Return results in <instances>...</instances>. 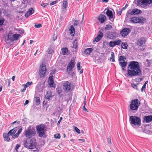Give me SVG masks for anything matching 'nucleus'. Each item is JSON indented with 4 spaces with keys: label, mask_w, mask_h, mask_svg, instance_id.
I'll list each match as a JSON object with an SVG mask.
<instances>
[{
    "label": "nucleus",
    "mask_w": 152,
    "mask_h": 152,
    "mask_svg": "<svg viewBox=\"0 0 152 152\" xmlns=\"http://www.w3.org/2000/svg\"><path fill=\"white\" fill-rule=\"evenodd\" d=\"M127 75L130 76H140L141 75V70L139 63L136 61L129 62L127 66Z\"/></svg>",
    "instance_id": "1"
},
{
    "label": "nucleus",
    "mask_w": 152,
    "mask_h": 152,
    "mask_svg": "<svg viewBox=\"0 0 152 152\" xmlns=\"http://www.w3.org/2000/svg\"><path fill=\"white\" fill-rule=\"evenodd\" d=\"M36 140L34 138L26 139L24 143V147L29 149H33L36 148Z\"/></svg>",
    "instance_id": "2"
},
{
    "label": "nucleus",
    "mask_w": 152,
    "mask_h": 152,
    "mask_svg": "<svg viewBox=\"0 0 152 152\" xmlns=\"http://www.w3.org/2000/svg\"><path fill=\"white\" fill-rule=\"evenodd\" d=\"M24 134L26 137L30 138L36 134L35 129L32 126H30L25 130Z\"/></svg>",
    "instance_id": "3"
},
{
    "label": "nucleus",
    "mask_w": 152,
    "mask_h": 152,
    "mask_svg": "<svg viewBox=\"0 0 152 152\" xmlns=\"http://www.w3.org/2000/svg\"><path fill=\"white\" fill-rule=\"evenodd\" d=\"M37 133L39 137H43L45 134L46 131V126L44 124H40L37 126Z\"/></svg>",
    "instance_id": "4"
},
{
    "label": "nucleus",
    "mask_w": 152,
    "mask_h": 152,
    "mask_svg": "<svg viewBox=\"0 0 152 152\" xmlns=\"http://www.w3.org/2000/svg\"><path fill=\"white\" fill-rule=\"evenodd\" d=\"M140 104V102L137 99H133L130 102V109L132 110L137 111Z\"/></svg>",
    "instance_id": "5"
},
{
    "label": "nucleus",
    "mask_w": 152,
    "mask_h": 152,
    "mask_svg": "<svg viewBox=\"0 0 152 152\" xmlns=\"http://www.w3.org/2000/svg\"><path fill=\"white\" fill-rule=\"evenodd\" d=\"M129 120L132 124L134 125L140 126L141 125V120L140 118L136 116H130Z\"/></svg>",
    "instance_id": "6"
},
{
    "label": "nucleus",
    "mask_w": 152,
    "mask_h": 152,
    "mask_svg": "<svg viewBox=\"0 0 152 152\" xmlns=\"http://www.w3.org/2000/svg\"><path fill=\"white\" fill-rule=\"evenodd\" d=\"M125 59H126V58L124 56H120L118 59L119 64L121 66L122 69L123 70H124V68L127 64V61H125Z\"/></svg>",
    "instance_id": "7"
},
{
    "label": "nucleus",
    "mask_w": 152,
    "mask_h": 152,
    "mask_svg": "<svg viewBox=\"0 0 152 152\" xmlns=\"http://www.w3.org/2000/svg\"><path fill=\"white\" fill-rule=\"evenodd\" d=\"M75 61L74 59H72L70 62L69 63L67 67L66 72L68 74L72 71L75 65Z\"/></svg>",
    "instance_id": "8"
},
{
    "label": "nucleus",
    "mask_w": 152,
    "mask_h": 152,
    "mask_svg": "<svg viewBox=\"0 0 152 152\" xmlns=\"http://www.w3.org/2000/svg\"><path fill=\"white\" fill-rule=\"evenodd\" d=\"M46 71V69L45 65L42 64L40 66L39 75L40 77H44Z\"/></svg>",
    "instance_id": "9"
},
{
    "label": "nucleus",
    "mask_w": 152,
    "mask_h": 152,
    "mask_svg": "<svg viewBox=\"0 0 152 152\" xmlns=\"http://www.w3.org/2000/svg\"><path fill=\"white\" fill-rule=\"evenodd\" d=\"M137 1L139 5L144 7L152 3V0H137Z\"/></svg>",
    "instance_id": "10"
},
{
    "label": "nucleus",
    "mask_w": 152,
    "mask_h": 152,
    "mask_svg": "<svg viewBox=\"0 0 152 152\" xmlns=\"http://www.w3.org/2000/svg\"><path fill=\"white\" fill-rule=\"evenodd\" d=\"M141 12L142 11L141 10L137 9H134L132 10H129L128 11L126 16L128 17L129 15H138L140 14Z\"/></svg>",
    "instance_id": "11"
},
{
    "label": "nucleus",
    "mask_w": 152,
    "mask_h": 152,
    "mask_svg": "<svg viewBox=\"0 0 152 152\" xmlns=\"http://www.w3.org/2000/svg\"><path fill=\"white\" fill-rule=\"evenodd\" d=\"M145 21L144 19H141L137 17H134L131 18L130 22L132 23H143Z\"/></svg>",
    "instance_id": "12"
},
{
    "label": "nucleus",
    "mask_w": 152,
    "mask_h": 152,
    "mask_svg": "<svg viewBox=\"0 0 152 152\" xmlns=\"http://www.w3.org/2000/svg\"><path fill=\"white\" fill-rule=\"evenodd\" d=\"M72 87V85L69 82L67 81L64 83L63 86V88L64 91H70Z\"/></svg>",
    "instance_id": "13"
},
{
    "label": "nucleus",
    "mask_w": 152,
    "mask_h": 152,
    "mask_svg": "<svg viewBox=\"0 0 152 152\" xmlns=\"http://www.w3.org/2000/svg\"><path fill=\"white\" fill-rule=\"evenodd\" d=\"M130 32V30L129 28H124L120 32V34L123 37L127 36Z\"/></svg>",
    "instance_id": "14"
},
{
    "label": "nucleus",
    "mask_w": 152,
    "mask_h": 152,
    "mask_svg": "<svg viewBox=\"0 0 152 152\" xmlns=\"http://www.w3.org/2000/svg\"><path fill=\"white\" fill-rule=\"evenodd\" d=\"M107 37L111 39H114L116 37V34L114 32L109 31L107 34Z\"/></svg>",
    "instance_id": "15"
},
{
    "label": "nucleus",
    "mask_w": 152,
    "mask_h": 152,
    "mask_svg": "<svg viewBox=\"0 0 152 152\" xmlns=\"http://www.w3.org/2000/svg\"><path fill=\"white\" fill-rule=\"evenodd\" d=\"M103 34L102 32L100 31H99L98 33V34L97 36L95 38V40L96 42H98L100 41L101 39L103 37Z\"/></svg>",
    "instance_id": "16"
},
{
    "label": "nucleus",
    "mask_w": 152,
    "mask_h": 152,
    "mask_svg": "<svg viewBox=\"0 0 152 152\" xmlns=\"http://www.w3.org/2000/svg\"><path fill=\"white\" fill-rule=\"evenodd\" d=\"M106 14L109 17L110 20L112 21L114 20L113 12L111 10L108 9L106 12Z\"/></svg>",
    "instance_id": "17"
},
{
    "label": "nucleus",
    "mask_w": 152,
    "mask_h": 152,
    "mask_svg": "<svg viewBox=\"0 0 152 152\" xmlns=\"http://www.w3.org/2000/svg\"><path fill=\"white\" fill-rule=\"evenodd\" d=\"M98 19L101 23H102L106 20V18L105 15L101 14L99 15Z\"/></svg>",
    "instance_id": "18"
},
{
    "label": "nucleus",
    "mask_w": 152,
    "mask_h": 152,
    "mask_svg": "<svg viewBox=\"0 0 152 152\" xmlns=\"http://www.w3.org/2000/svg\"><path fill=\"white\" fill-rule=\"evenodd\" d=\"M145 39L144 38L141 37L137 40V44L140 46H141L143 44L145 43Z\"/></svg>",
    "instance_id": "19"
},
{
    "label": "nucleus",
    "mask_w": 152,
    "mask_h": 152,
    "mask_svg": "<svg viewBox=\"0 0 152 152\" xmlns=\"http://www.w3.org/2000/svg\"><path fill=\"white\" fill-rule=\"evenodd\" d=\"M13 35L12 31H10L8 33L7 36V39L6 40L7 42L10 41L12 42Z\"/></svg>",
    "instance_id": "20"
},
{
    "label": "nucleus",
    "mask_w": 152,
    "mask_h": 152,
    "mask_svg": "<svg viewBox=\"0 0 152 152\" xmlns=\"http://www.w3.org/2000/svg\"><path fill=\"white\" fill-rule=\"evenodd\" d=\"M53 96L52 93L50 91H48L45 95V98L48 101L50 100V98Z\"/></svg>",
    "instance_id": "21"
},
{
    "label": "nucleus",
    "mask_w": 152,
    "mask_h": 152,
    "mask_svg": "<svg viewBox=\"0 0 152 152\" xmlns=\"http://www.w3.org/2000/svg\"><path fill=\"white\" fill-rule=\"evenodd\" d=\"M34 13V10L33 8H31V9L28 10V11L25 14V16L27 18L29 16L31 15Z\"/></svg>",
    "instance_id": "22"
},
{
    "label": "nucleus",
    "mask_w": 152,
    "mask_h": 152,
    "mask_svg": "<svg viewBox=\"0 0 152 152\" xmlns=\"http://www.w3.org/2000/svg\"><path fill=\"white\" fill-rule=\"evenodd\" d=\"M144 118L147 123H149L152 121V115L145 116Z\"/></svg>",
    "instance_id": "23"
},
{
    "label": "nucleus",
    "mask_w": 152,
    "mask_h": 152,
    "mask_svg": "<svg viewBox=\"0 0 152 152\" xmlns=\"http://www.w3.org/2000/svg\"><path fill=\"white\" fill-rule=\"evenodd\" d=\"M68 5V3L66 1L63 2V5L62 6V11L64 12L66 10Z\"/></svg>",
    "instance_id": "24"
},
{
    "label": "nucleus",
    "mask_w": 152,
    "mask_h": 152,
    "mask_svg": "<svg viewBox=\"0 0 152 152\" xmlns=\"http://www.w3.org/2000/svg\"><path fill=\"white\" fill-rule=\"evenodd\" d=\"M70 31V34L72 36H74L75 32V28L73 26L71 25L70 26V28L69 29Z\"/></svg>",
    "instance_id": "25"
},
{
    "label": "nucleus",
    "mask_w": 152,
    "mask_h": 152,
    "mask_svg": "<svg viewBox=\"0 0 152 152\" xmlns=\"http://www.w3.org/2000/svg\"><path fill=\"white\" fill-rule=\"evenodd\" d=\"M17 129L16 128H13L9 132L7 133V134L9 136H12L15 133Z\"/></svg>",
    "instance_id": "26"
},
{
    "label": "nucleus",
    "mask_w": 152,
    "mask_h": 152,
    "mask_svg": "<svg viewBox=\"0 0 152 152\" xmlns=\"http://www.w3.org/2000/svg\"><path fill=\"white\" fill-rule=\"evenodd\" d=\"M21 36V35L15 34L13 35L12 41L15 40H18L19 37Z\"/></svg>",
    "instance_id": "27"
},
{
    "label": "nucleus",
    "mask_w": 152,
    "mask_h": 152,
    "mask_svg": "<svg viewBox=\"0 0 152 152\" xmlns=\"http://www.w3.org/2000/svg\"><path fill=\"white\" fill-rule=\"evenodd\" d=\"M93 50L92 48H87L85 50L84 52L86 54L89 55Z\"/></svg>",
    "instance_id": "28"
},
{
    "label": "nucleus",
    "mask_w": 152,
    "mask_h": 152,
    "mask_svg": "<svg viewBox=\"0 0 152 152\" xmlns=\"http://www.w3.org/2000/svg\"><path fill=\"white\" fill-rule=\"evenodd\" d=\"M114 58V53L113 52H112L111 53V57L110 58V61L112 62H114L115 61Z\"/></svg>",
    "instance_id": "29"
},
{
    "label": "nucleus",
    "mask_w": 152,
    "mask_h": 152,
    "mask_svg": "<svg viewBox=\"0 0 152 152\" xmlns=\"http://www.w3.org/2000/svg\"><path fill=\"white\" fill-rule=\"evenodd\" d=\"M61 51L63 55H66L68 52V50L67 48H65L62 49Z\"/></svg>",
    "instance_id": "30"
},
{
    "label": "nucleus",
    "mask_w": 152,
    "mask_h": 152,
    "mask_svg": "<svg viewBox=\"0 0 152 152\" xmlns=\"http://www.w3.org/2000/svg\"><path fill=\"white\" fill-rule=\"evenodd\" d=\"M77 40H75L74 41L73 43V48H77Z\"/></svg>",
    "instance_id": "31"
},
{
    "label": "nucleus",
    "mask_w": 152,
    "mask_h": 152,
    "mask_svg": "<svg viewBox=\"0 0 152 152\" xmlns=\"http://www.w3.org/2000/svg\"><path fill=\"white\" fill-rule=\"evenodd\" d=\"M128 45L126 42H122L121 44V47L124 49H127Z\"/></svg>",
    "instance_id": "32"
},
{
    "label": "nucleus",
    "mask_w": 152,
    "mask_h": 152,
    "mask_svg": "<svg viewBox=\"0 0 152 152\" xmlns=\"http://www.w3.org/2000/svg\"><path fill=\"white\" fill-rule=\"evenodd\" d=\"M9 135L7 134H6V135H4V134L3 135V136H4V140L5 141H6L7 142H9L10 141V139L9 137Z\"/></svg>",
    "instance_id": "33"
},
{
    "label": "nucleus",
    "mask_w": 152,
    "mask_h": 152,
    "mask_svg": "<svg viewBox=\"0 0 152 152\" xmlns=\"http://www.w3.org/2000/svg\"><path fill=\"white\" fill-rule=\"evenodd\" d=\"M109 46L111 47H113L115 45V41H111L109 43Z\"/></svg>",
    "instance_id": "34"
},
{
    "label": "nucleus",
    "mask_w": 152,
    "mask_h": 152,
    "mask_svg": "<svg viewBox=\"0 0 152 152\" xmlns=\"http://www.w3.org/2000/svg\"><path fill=\"white\" fill-rule=\"evenodd\" d=\"M40 98L39 97H35V101L37 103L36 105H38L40 104Z\"/></svg>",
    "instance_id": "35"
},
{
    "label": "nucleus",
    "mask_w": 152,
    "mask_h": 152,
    "mask_svg": "<svg viewBox=\"0 0 152 152\" xmlns=\"http://www.w3.org/2000/svg\"><path fill=\"white\" fill-rule=\"evenodd\" d=\"M27 1H25L24 2H22V4L21 6V7H22V9L23 8H25L27 6Z\"/></svg>",
    "instance_id": "36"
},
{
    "label": "nucleus",
    "mask_w": 152,
    "mask_h": 152,
    "mask_svg": "<svg viewBox=\"0 0 152 152\" xmlns=\"http://www.w3.org/2000/svg\"><path fill=\"white\" fill-rule=\"evenodd\" d=\"M112 28V26L110 25H107L105 27V30H109Z\"/></svg>",
    "instance_id": "37"
},
{
    "label": "nucleus",
    "mask_w": 152,
    "mask_h": 152,
    "mask_svg": "<svg viewBox=\"0 0 152 152\" xmlns=\"http://www.w3.org/2000/svg\"><path fill=\"white\" fill-rule=\"evenodd\" d=\"M32 82H28L24 84L23 86H25V87L26 88L29 87V86H30L31 84H32Z\"/></svg>",
    "instance_id": "38"
},
{
    "label": "nucleus",
    "mask_w": 152,
    "mask_h": 152,
    "mask_svg": "<svg viewBox=\"0 0 152 152\" xmlns=\"http://www.w3.org/2000/svg\"><path fill=\"white\" fill-rule=\"evenodd\" d=\"M5 20L4 18H0V27L2 26L4 23Z\"/></svg>",
    "instance_id": "39"
},
{
    "label": "nucleus",
    "mask_w": 152,
    "mask_h": 152,
    "mask_svg": "<svg viewBox=\"0 0 152 152\" xmlns=\"http://www.w3.org/2000/svg\"><path fill=\"white\" fill-rule=\"evenodd\" d=\"M115 44L116 45H119L121 43V41L119 40L118 39L117 40L115 41Z\"/></svg>",
    "instance_id": "40"
},
{
    "label": "nucleus",
    "mask_w": 152,
    "mask_h": 152,
    "mask_svg": "<svg viewBox=\"0 0 152 152\" xmlns=\"http://www.w3.org/2000/svg\"><path fill=\"white\" fill-rule=\"evenodd\" d=\"M49 86H50V87H54V81H49Z\"/></svg>",
    "instance_id": "41"
},
{
    "label": "nucleus",
    "mask_w": 152,
    "mask_h": 152,
    "mask_svg": "<svg viewBox=\"0 0 152 152\" xmlns=\"http://www.w3.org/2000/svg\"><path fill=\"white\" fill-rule=\"evenodd\" d=\"M54 137L56 139H59L61 137L59 134L57 133L54 135Z\"/></svg>",
    "instance_id": "42"
},
{
    "label": "nucleus",
    "mask_w": 152,
    "mask_h": 152,
    "mask_svg": "<svg viewBox=\"0 0 152 152\" xmlns=\"http://www.w3.org/2000/svg\"><path fill=\"white\" fill-rule=\"evenodd\" d=\"M131 86L134 88L136 90H138L137 87V85H136L134 83H132V84H131Z\"/></svg>",
    "instance_id": "43"
},
{
    "label": "nucleus",
    "mask_w": 152,
    "mask_h": 152,
    "mask_svg": "<svg viewBox=\"0 0 152 152\" xmlns=\"http://www.w3.org/2000/svg\"><path fill=\"white\" fill-rule=\"evenodd\" d=\"M42 27V25L41 24H36L35 25V27L36 28H39Z\"/></svg>",
    "instance_id": "44"
},
{
    "label": "nucleus",
    "mask_w": 152,
    "mask_h": 152,
    "mask_svg": "<svg viewBox=\"0 0 152 152\" xmlns=\"http://www.w3.org/2000/svg\"><path fill=\"white\" fill-rule=\"evenodd\" d=\"M80 62H78L77 64V67L78 70H80L81 69L80 68Z\"/></svg>",
    "instance_id": "45"
},
{
    "label": "nucleus",
    "mask_w": 152,
    "mask_h": 152,
    "mask_svg": "<svg viewBox=\"0 0 152 152\" xmlns=\"http://www.w3.org/2000/svg\"><path fill=\"white\" fill-rule=\"evenodd\" d=\"M75 130L77 133L78 134L80 133V130L77 127H75Z\"/></svg>",
    "instance_id": "46"
},
{
    "label": "nucleus",
    "mask_w": 152,
    "mask_h": 152,
    "mask_svg": "<svg viewBox=\"0 0 152 152\" xmlns=\"http://www.w3.org/2000/svg\"><path fill=\"white\" fill-rule=\"evenodd\" d=\"M20 145L19 144H17V145H16V147L15 148V149L17 152H18V149L19 148H20Z\"/></svg>",
    "instance_id": "47"
},
{
    "label": "nucleus",
    "mask_w": 152,
    "mask_h": 152,
    "mask_svg": "<svg viewBox=\"0 0 152 152\" xmlns=\"http://www.w3.org/2000/svg\"><path fill=\"white\" fill-rule=\"evenodd\" d=\"M78 24H79L78 21L77 20H75L74 25L75 26H77L78 25Z\"/></svg>",
    "instance_id": "48"
},
{
    "label": "nucleus",
    "mask_w": 152,
    "mask_h": 152,
    "mask_svg": "<svg viewBox=\"0 0 152 152\" xmlns=\"http://www.w3.org/2000/svg\"><path fill=\"white\" fill-rule=\"evenodd\" d=\"M49 81H53V76H50L49 78Z\"/></svg>",
    "instance_id": "49"
},
{
    "label": "nucleus",
    "mask_w": 152,
    "mask_h": 152,
    "mask_svg": "<svg viewBox=\"0 0 152 152\" xmlns=\"http://www.w3.org/2000/svg\"><path fill=\"white\" fill-rule=\"evenodd\" d=\"M145 87L146 86H145V85H143L141 89V91L142 92H143V91L145 90Z\"/></svg>",
    "instance_id": "50"
},
{
    "label": "nucleus",
    "mask_w": 152,
    "mask_h": 152,
    "mask_svg": "<svg viewBox=\"0 0 152 152\" xmlns=\"http://www.w3.org/2000/svg\"><path fill=\"white\" fill-rule=\"evenodd\" d=\"M19 135V134L17 133L15 135L12 136V137L14 138V137H15V138H17L18 137Z\"/></svg>",
    "instance_id": "51"
},
{
    "label": "nucleus",
    "mask_w": 152,
    "mask_h": 152,
    "mask_svg": "<svg viewBox=\"0 0 152 152\" xmlns=\"http://www.w3.org/2000/svg\"><path fill=\"white\" fill-rule=\"evenodd\" d=\"M122 10L120 11H117V13L119 15H120L122 13Z\"/></svg>",
    "instance_id": "52"
},
{
    "label": "nucleus",
    "mask_w": 152,
    "mask_h": 152,
    "mask_svg": "<svg viewBox=\"0 0 152 152\" xmlns=\"http://www.w3.org/2000/svg\"><path fill=\"white\" fill-rule=\"evenodd\" d=\"M56 3V1H53L52 2L50 3V5H52L53 4H55Z\"/></svg>",
    "instance_id": "53"
},
{
    "label": "nucleus",
    "mask_w": 152,
    "mask_h": 152,
    "mask_svg": "<svg viewBox=\"0 0 152 152\" xmlns=\"http://www.w3.org/2000/svg\"><path fill=\"white\" fill-rule=\"evenodd\" d=\"M48 4L46 3V4H41V5L43 7H45V6H47V5Z\"/></svg>",
    "instance_id": "54"
},
{
    "label": "nucleus",
    "mask_w": 152,
    "mask_h": 152,
    "mask_svg": "<svg viewBox=\"0 0 152 152\" xmlns=\"http://www.w3.org/2000/svg\"><path fill=\"white\" fill-rule=\"evenodd\" d=\"M108 143L109 144H111V139L110 137L108 139Z\"/></svg>",
    "instance_id": "55"
},
{
    "label": "nucleus",
    "mask_w": 152,
    "mask_h": 152,
    "mask_svg": "<svg viewBox=\"0 0 152 152\" xmlns=\"http://www.w3.org/2000/svg\"><path fill=\"white\" fill-rule=\"evenodd\" d=\"M83 109L85 111H86L87 112H88V110H87L86 108L85 107V106L84 105L83 107Z\"/></svg>",
    "instance_id": "56"
},
{
    "label": "nucleus",
    "mask_w": 152,
    "mask_h": 152,
    "mask_svg": "<svg viewBox=\"0 0 152 152\" xmlns=\"http://www.w3.org/2000/svg\"><path fill=\"white\" fill-rule=\"evenodd\" d=\"M22 130V127H21V128L19 129V130H18L17 133L19 134L21 132Z\"/></svg>",
    "instance_id": "57"
},
{
    "label": "nucleus",
    "mask_w": 152,
    "mask_h": 152,
    "mask_svg": "<svg viewBox=\"0 0 152 152\" xmlns=\"http://www.w3.org/2000/svg\"><path fill=\"white\" fill-rule=\"evenodd\" d=\"M24 88H23V89L21 90H20L21 92H23L25 91L26 88V87H25V86H24Z\"/></svg>",
    "instance_id": "58"
},
{
    "label": "nucleus",
    "mask_w": 152,
    "mask_h": 152,
    "mask_svg": "<svg viewBox=\"0 0 152 152\" xmlns=\"http://www.w3.org/2000/svg\"><path fill=\"white\" fill-rule=\"evenodd\" d=\"M29 103V101L28 100H26L24 104V105H25L27 104H28Z\"/></svg>",
    "instance_id": "59"
},
{
    "label": "nucleus",
    "mask_w": 152,
    "mask_h": 152,
    "mask_svg": "<svg viewBox=\"0 0 152 152\" xmlns=\"http://www.w3.org/2000/svg\"><path fill=\"white\" fill-rule=\"evenodd\" d=\"M19 121H14V122L12 123V124H14V123H19Z\"/></svg>",
    "instance_id": "60"
},
{
    "label": "nucleus",
    "mask_w": 152,
    "mask_h": 152,
    "mask_svg": "<svg viewBox=\"0 0 152 152\" xmlns=\"http://www.w3.org/2000/svg\"><path fill=\"white\" fill-rule=\"evenodd\" d=\"M79 141H81L83 142H84L85 141V140L83 139H79Z\"/></svg>",
    "instance_id": "61"
},
{
    "label": "nucleus",
    "mask_w": 152,
    "mask_h": 152,
    "mask_svg": "<svg viewBox=\"0 0 152 152\" xmlns=\"http://www.w3.org/2000/svg\"><path fill=\"white\" fill-rule=\"evenodd\" d=\"M108 1V0H102V2H107Z\"/></svg>",
    "instance_id": "62"
},
{
    "label": "nucleus",
    "mask_w": 152,
    "mask_h": 152,
    "mask_svg": "<svg viewBox=\"0 0 152 152\" xmlns=\"http://www.w3.org/2000/svg\"><path fill=\"white\" fill-rule=\"evenodd\" d=\"M38 50H37L36 51V52L34 54V56H35L36 54H37V52L38 51Z\"/></svg>",
    "instance_id": "63"
},
{
    "label": "nucleus",
    "mask_w": 152,
    "mask_h": 152,
    "mask_svg": "<svg viewBox=\"0 0 152 152\" xmlns=\"http://www.w3.org/2000/svg\"><path fill=\"white\" fill-rule=\"evenodd\" d=\"M15 76H13L12 77V80L13 81H14V80H15Z\"/></svg>",
    "instance_id": "64"
}]
</instances>
